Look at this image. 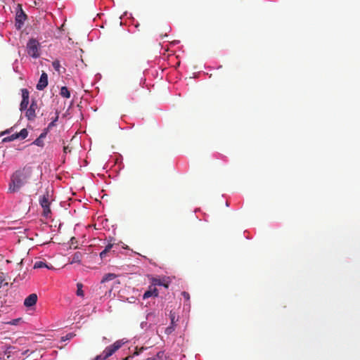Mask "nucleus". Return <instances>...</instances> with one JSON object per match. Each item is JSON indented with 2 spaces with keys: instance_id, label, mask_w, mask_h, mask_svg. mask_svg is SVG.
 <instances>
[{
  "instance_id": "6ab92c4d",
  "label": "nucleus",
  "mask_w": 360,
  "mask_h": 360,
  "mask_svg": "<svg viewBox=\"0 0 360 360\" xmlns=\"http://www.w3.org/2000/svg\"><path fill=\"white\" fill-rule=\"evenodd\" d=\"M32 143L39 147H44V146L43 139H40L39 137L34 140Z\"/></svg>"
},
{
  "instance_id": "4468645a",
  "label": "nucleus",
  "mask_w": 360,
  "mask_h": 360,
  "mask_svg": "<svg viewBox=\"0 0 360 360\" xmlns=\"http://www.w3.org/2000/svg\"><path fill=\"white\" fill-rule=\"evenodd\" d=\"M82 257V253L80 252H76L72 255L70 263H78L79 264Z\"/></svg>"
},
{
  "instance_id": "412c9836",
  "label": "nucleus",
  "mask_w": 360,
  "mask_h": 360,
  "mask_svg": "<svg viewBox=\"0 0 360 360\" xmlns=\"http://www.w3.org/2000/svg\"><path fill=\"white\" fill-rule=\"evenodd\" d=\"M52 66L53 67V68L55 69L56 71L60 72V64L59 60H56L53 61Z\"/></svg>"
},
{
  "instance_id": "a211bd4d",
  "label": "nucleus",
  "mask_w": 360,
  "mask_h": 360,
  "mask_svg": "<svg viewBox=\"0 0 360 360\" xmlns=\"http://www.w3.org/2000/svg\"><path fill=\"white\" fill-rule=\"evenodd\" d=\"M115 278H116V275L115 274H107L102 278L101 283H105V282L113 280Z\"/></svg>"
},
{
  "instance_id": "ddd939ff",
  "label": "nucleus",
  "mask_w": 360,
  "mask_h": 360,
  "mask_svg": "<svg viewBox=\"0 0 360 360\" xmlns=\"http://www.w3.org/2000/svg\"><path fill=\"white\" fill-rule=\"evenodd\" d=\"M158 297V290L154 285H150L148 290H146L143 295V299L146 300L150 297Z\"/></svg>"
},
{
  "instance_id": "7c9ffc66",
  "label": "nucleus",
  "mask_w": 360,
  "mask_h": 360,
  "mask_svg": "<svg viewBox=\"0 0 360 360\" xmlns=\"http://www.w3.org/2000/svg\"><path fill=\"white\" fill-rule=\"evenodd\" d=\"M63 152L64 153H68L71 152V148L69 146H64L63 147Z\"/></svg>"
},
{
  "instance_id": "20e7f679",
  "label": "nucleus",
  "mask_w": 360,
  "mask_h": 360,
  "mask_svg": "<svg viewBox=\"0 0 360 360\" xmlns=\"http://www.w3.org/2000/svg\"><path fill=\"white\" fill-rule=\"evenodd\" d=\"M38 108L37 102L36 100H32L31 104L29 108L25 110V117L29 121H34L36 118V110Z\"/></svg>"
},
{
  "instance_id": "1a4fd4ad",
  "label": "nucleus",
  "mask_w": 360,
  "mask_h": 360,
  "mask_svg": "<svg viewBox=\"0 0 360 360\" xmlns=\"http://www.w3.org/2000/svg\"><path fill=\"white\" fill-rule=\"evenodd\" d=\"M22 101L20 104V110L24 111L29 105L30 92L27 89H22Z\"/></svg>"
},
{
  "instance_id": "c9c22d12",
  "label": "nucleus",
  "mask_w": 360,
  "mask_h": 360,
  "mask_svg": "<svg viewBox=\"0 0 360 360\" xmlns=\"http://www.w3.org/2000/svg\"><path fill=\"white\" fill-rule=\"evenodd\" d=\"M146 360H157L155 357H149L147 358Z\"/></svg>"
},
{
  "instance_id": "cd10ccee",
  "label": "nucleus",
  "mask_w": 360,
  "mask_h": 360,
  "mask_svg": "<svg viewBox=\"0 0 360 360\" xmlns=\"http://www.w3.org/2000/svg\"><path fill=\"white\" fill-rule=\"evenodd\" d=\"M181 295L182 296L184 297V298L186 300H189L190 299V295L188 292H186V291H184L181 292Z\"/></svg>"
},
{
  "instance_id": "c756f323",
  "label": "nucleus",
  "mask_w": 360,
  "mask_h": 360,
  "mask_svg": "<svg viewBox=\"0 0 360 360\" xmlns=\"http://www.w3.org/2000/svg\"><path fill=\"white\" fill-rule=\"evenodd\" d=\"M106 359V358H104V354L102 353L100 355H98L94 360H104Z\"/></svg>"
},
{
  "instance_id": "f704fd0d",
  "label": "nucleus",
  "mask_w": 360,
  "mask_h": 360,
  "mask_svg": "<svg viewBox=\"0 0 360 360\" xmlns=\"http://www.w3.org/2000/svg\"><path fill=\"white\" fill-rule=\"evenodd\" d=\"M170 318H171V323H172V326H174V314H172L170 315Z\"/></svg>"
},
{
  "instance_id": "aec40b11",
  "label": "nucleus",
  "mask_w": 360,
  "mask_h": 360,
  "mask_svg": "<svg viewBox=\"0 0 360 360\" xmlns=\"http://www.w3.org/2000/svg\"><path fill=\"white\" fill-rule=\"evenodd\" d=\"M75 333H70L67 334L66 335L63 336V337L61 338V342H65V341H66V340H70V339H72V338L73 337H75Z\"/></svg>"
},
{
  "instance_id": "9b49d317",
  "label": "nucleus",
  "mask_w": 360,
  "mask_h": 360,
  "mask_svg": "<svg viewBox=\"0 0 360 360\" xmlns=\"http://www.w3.org/2000/svg\"><path fill=\"white\" fill-rule=\"evenodd\" d=\"M27 19V15L24 13V11L20 8V11H18L16 14L15 21H16V27L18 29H20L22 25L24 24V22Z\"/></svg>"
},
{
  "instance_id": "f03ea898",
  "label": "nucleus",
  "mask_w": 360,
  "mask_h": 360,
  "mask_svg": "<svg viewBox=\"0 0 360 360\" xmlns=\"http://www.w3.org/2000/svg\"><path fill=\"white\" fill-rule=\"evenodd\" d=\"M27 54L33 58H38L40 56V44L34 38L30 39L26 46Z\"/></svg>"
},
{
  "instance_id": "2eb2a0df",
  "label": "nucleus",
  "mask_w": 360,
  "mask_h": 360,
  "mask_svg": "<svg viewBox=\"0 0 360 360\" xmlns=\"http://www.w3.org/2000/svg\"><path fill=\"white\" fill-rule=\"evenodd\" d=\"M46 267L49 269H52V266H48L43 261H37L34 264V269H41Z\"/></svg>"
},
{
  "instance_id": "2f4dec72",
  "label": "nucleus",
  "mask_w": 360,
  "mask_h": 360,
  "mask_svg": "<svg viewBox=\"0 0 360 360\" xmlns=\"http://www.w3.org/2000/svg\"><path fill=\"white\" fill-rule=\"evenodd\" d=\"M144 349L143 347H141L140 349H136V351L134 352V355H139V354H141V352H142V351Z\"/></svg>"
},
{
  "instance_id": "a878e982",
  "label": "nucleus",
  "mask_w": 360,
  "mask_h": 360,
  "mask_svg": "<svg viewBox=\"0 0 360 360\" xmlns=\"http://www.w3.org/2000/svg\"><path fill=\"white\" fill-rule=\"evenodd\" d=\"M174 330V326H170L165 329V333L167 335L171 334Z\"/></svg>"
},
{
  "instance_id": "7ed1b4c3",
  "label": "nucleus",
  "mask_w": 360,
  "mask_h": 360,
  "mask_svg": "<svg viewBox=\"0 0 360 360\" xmlns=\"http://www.w3.org/2000/svg\"><path fill=\"white\" fill-rule=\"evenodd\" d=\"M51 200V195L49 191H46V193L39 198V204L43 208V215L46 218L49 217L51 214L50 209Z\"/></svg>"
},
{
  "instance_id": "6e6552de",
  "label": "nucleus",
  "mask_w": 360,
  "mask_h": 360,
  "mask_svg": "<svg viewBox=\"0 0 360 360\" xmlns=\"http://www.w3.org/2000/svg\"><path fill=\"white\" fill-rule=\"evenodd\" d=\"M122 343L121 341H116L112 345L107 347L103 354H104V358H108L112 356L117 350H118L122 347Z\"/></svg>"
},
{
  "instance_id": "423d86ee",
  "label": "nucleus",
  "mask_w": 360,
  "mask_h": 360,
  "mask_svg": "<svg viewBox=\"0 0 360 360\" xmlns=\"http://www.w3.org/2000/svg\"><path fill=\"white\" fill-rule=\"evenodd\" d=\"M28 136V131L26 129H22L19 133H14L11 136L3 139V142H10L16 139L23 140Z\"/></svg>"
},
{
  "instance_id": "39448f33",
  "label": "nucleus",
  "mask_w": 360,
  "mask_h": 360,
  "mask_svg": "<svg viewBox=\"0 0 360 360\" xmlns=\"http://www.w3.org/2000/svg\"><path fill=\"white\" fill-rule=\"evenodd\" d=\"M159 322V317L155 312H149L146 315V321L141 323L142 328L152 327Z\"/></svg>"
},
{
  "instance_id": "dca6fc26",
  "label": "nucleus",
  "mask_w": 360,
  "mask_h": 360,
  "mask_svg": "<svg viewBox=\"0 0 360 360\" xmlns=\"http://www.w3.org/2000/svg\"><path fill=\"white\" fill-rule=\"evenodd\" d=\"M60 95L66 98H69L70 97V92L68 90L67 86H62L60 91Z\"/></svg>"
},
{
  "instance_id": "bb28decb",
  "label": "nucleus",
  "mask_w": 360,
  "mask_h": 360,
  "mask_svg": "<svg viewBox=\"0 0 360 360\" xmlns=\"http://www.w3.org/2000/svg\"><path fill=\"white\" fill-rule=\"evenodd\" d=\"M13 131V127H11L10 129H6V130H5V131H2V132L1 133V136L5 135V134H10L11 131Z\"/></svg>"
},
{
  "instance_id": "b1692460",
  "label": "nucleus",
  "mask_w": 360,
  "mask_h": 360,
  "mask_svg": "<svg viewBox=\"0 0 360 360\" xmlns=\"http://www.w3.org/2000/svg\"><path fill=\"white\" fill-rule=\"evenodd\" d=\"M49 129L45 128L43 131V132L39 135V138L43 139L46 138L47 134L49 133Z\"/></svg>"
},
{
  "instance_id": "5701e85b",
  "label": "nucleus",
  "mask_w": 360,
  "mask_h": 360,
  "mask_svg": "<svg viewBox=\"0 0 360 360\" xmlns=\"http://www.w3.org/2000/svg\"><path fill=\"white\" fill-rule=\"evenodd\" d=\"M58 115H57L54 119L52 120L51 122H50L48 125V127H46V129H49V130H50L52 127H53L55 125V122L58 120Z\"/></svg>"
},
{
  "instance_id": "393cba45",
  "label": "nucleus",
  "mask_w": 360,
  "mask_h": 360,
  "mask_svg": "<svg viewBox=\"0 0 360 360\" xmlns=\"http://www.w3.org/2000/svg\"><path fill=\"white\" fill-rule=\"evenodd\" d=\"M113 245H114V243H111V240H110L108 243V245H106V246L105 247L104 250L109 252L112 248Z\"/></svg>"
},
{
  "instance_id": "c85d7f7f",
  "label": "nucleus",
  "mask_w": 360,
  "mask_h": 360,
  "mask_svg": "<svg viewBox=\"0 0 360 360\" xmlns=\"http://www.w3.org/2000/svg\"><path fill=\"white\" fill-rule=\"evenodd\" d=\"M108 252L105 251V250H103L101 253H100V257L101 259H104L105 257H106V255Z\"/></svg>"
},
{
  "instance_id": "4be33fe9",
  "label": "nucleus",
  "mask_w": 360,
  "mask_h": 360,
  "mask_svg": "<svg viewBox=\"0 0 360 360\" xmlns=\"http://www.w3.org/2000/svg\"><path fill=\"white\" fill-rule=\"evenodd\" d=\"M82 285L80 283L77 284V295L78 296H83L84 295V291L82 289Z\"/></svg>"
},
{
  "instance_id": "0eeeda50",
  "label": "nucleus",
  "mask_w": 360,
  "mask_h": 360,
  "mask_svg": "<svg viewBox=\"0 0 360 360\" xmlns=\"http://www.w3.org/2000/svg\"><path fill=\"white\" fill-rule=\"evenodd\" d=\"M122 343L121 341H116L112 345L107 347L103 354H104V358H108L112 356L117 350H118L122 347Z\"/></svg>"
},
{
  "instance_id": "f8f14e48",
  "label": "nucleus",
  "mask_w": 360,
  "mask_h": 360,
  "mask_svg": "<svg viewBox=\"0 0 360 360\" xmlns=\"http://www.w3.org/2000/svg\"><path fill=\"white\" fill-rule=\"evenodd\" d=\"M37 302V295L35 293L30 294L27 296L24 301V305L27 307H32L36 304Z\"/></svg>"
},
{
  "instance_id": "9d476101",
  "label": "nucleus",
  "mask_w": 360,
  "mask_h": 360,
  "mask_svg": "<svg viewBox=\"0 0 360 360\" xmlns=\"http://www.w3.org/2000/svg\"><path fill=\"white\" fill-rule=\"evenodd\" d=\"M48 85V75L46 72H43L41 75L39 80L36 86L37 90L42 91Z\"/></svg>"
},
{
  "instance_id": "72a5a7b5",
  "label": "nucleus",
  "mask_w": 360,
  "mask_h": 360,
  "mask_svg": "<svg viewBox=\"0 0 360 360\" xmlns=\"http://www.w3.org/2000/svg\"><path fill=\"white\" fill-rule=\"evenodd\" d=\"M4 279H1L0 280V288H1L2 285H8L7 282L4 283Z\"/></svg>"
},
{
  "instance_id": "f257e3e1",
  "label": "nucleus",
  "mask_w": 360,
  "mask_h": 360,
  "mask_svg": "<svg viewBox=\"0 0 360 360\" xmlns=\"http://www.w3.org/2000/svg\"><path fill=\"white\" fill-rule=\"evenodd\" d=\"M34 168L26 165L23 167L19 168L11 176V181L8 185V191L10 193H15L28 184L32 179Z\"/></svg>"
},
{
  "instance_id": "f3484780",
  "label": "nucleus",
  "mask_w": 360,
  "mask_h": 360,
  "mask_svg": "<svg viewBox=\"0 0 360 360\" xmlns=\"http://www.w3.org/2000/svg\"><path fill=\"white\" fill-rule=\"evenodd\" d=\"M152 285H154L155 287L156 285H162V286L165 287L166 288H168V283H164L162 280H160L159 278H153L152 281Z\"/></svg>"
},
{
  "instance_id": "473e14b6",
  "label": "nucleus",
  "mask_w": 360,
  "mask_h": 360,
  "mask_svg": "<svg viewBox=\"0 0 360 360\" xmlns=\"http://www.w3.org/2000/svg\"><path fill=\"white\" fill-rule=\"evenodd\" d=\"M20 320V319H13V321H11L10 322V323L12 325H16Z\"/></svg>"
}]
</instances>
